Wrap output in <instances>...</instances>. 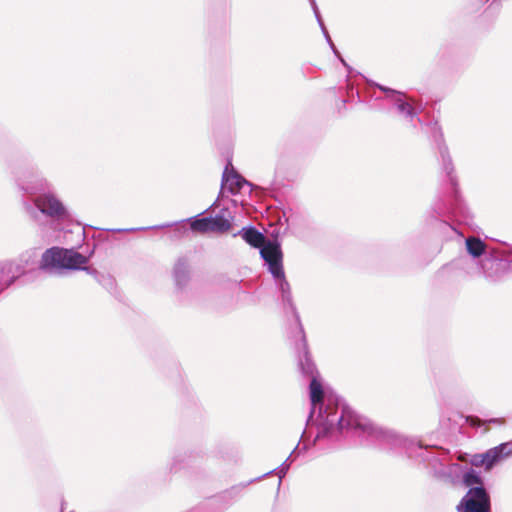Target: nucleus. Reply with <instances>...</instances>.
Wrapping results in <instances>:
<instances>
[{"instance_id": "8", "label": "nucleus", "mask_w": 512, "mask_h": 512, "mask_svg": "<svg viewBox=\"0 0 512 512\" xmlns=\"http://www.w3.org/2000/svg\"><path fill=\"white\" fill-rule=\"evenodd\" d=\"M28 266V259L20 258L18 260L6 261L1 265L0 279L8 286L18 277L25 273Z\"/></svg>"}, {"instance_id": "13", "label": "nucleus", "mask_w": 512, "mask_h": 512, "mask_svg": "<svg viewBox=\"0 0 512 512\" xmlns=\"http://www.w3.org/2000/svg\"><path fill=\"white\" fill-rule=\"evenodd\" d=\"M240 235L242 238L251 246L256 248H263L264 246L268 245L270 242L265 243V237L262 233L257 231L255 228H243L240 231ZM262 249H260L261 251Z\"/></svg>"}, {"instance_id": "17", "label": "nucleus", "mask_w": 512, "mask_h": 512, "mask_svg": "<svg viewBox=\"0 0 512 512\" xmlns=\"http://www.w3.org/2000/svg\"><path fill=\"white\" fill-rule=\"evenodd\" d=\"M465 486L474 488L473 486H483V480L479 472L474 469L467 470L462 477Z\"/></svg>"}, {"instance_id": "7", "label": "nucleus", "mask_w": 512, "mask_h": 512, "mask_svg": "<svg viewBox=\"0 0 512 512\" xmlns=\"http://www.w3.org/2000/svg\"><path fill=\"white\" fill-rule=\"evenodd\" d=\"M441 158H442V165L443 169L447 174V177L450 181L451 187L454 191V203L451 204V207L449 208V213L452 214L454 217L458 216H465V207L463 203L459 200L457 191H456V179L452 175L453 172V165L451 162V159L449 155L447 154L446 148L444 146L439 147Z\"/></svg>"}, {"instance_id": "10", "label": "nucleus", "mask_w": 512, "mask_h": 512, "mask_svg": "<svg viewBox=\"0 0 512 512\" xmlns=\"http://www.w3.org/2000/svg\"><path fill=\"white\" fill-rule=\"evenodd\" d=\"M507 263L496 258H485L481 263V268L486 278L496 281L500 278V273L506 269ZM508 266L512 268V261Z\"/></svg>"}, {"instance_id": "4", "label": "nucleus", "mask_w": 512, "mask_h": 512, "mask_svg": "<svg viewBox=\"0 0 512 512\" xmlns=\"http://www.w3.org/2000/svg\"><path fill=\"white\" fill-rule=\"evenodd\" d=\"M261 256L265 263L268 265L269 272L273 275L275 281L282 294V300L287 303L291 310H295L292 304V297L290 292V285L285 279L283 265H282V252L279 244L269 243L261 250Z\"/></svg>"}, {"instance_id": "11", "label": "nucleus", "mask_w": 512, "mask_h": 512, "mask_svg": "<svg viewBox=\"0 0 512 512\" xmlns=\"http://www.w3.org/2000/svg\"><path fill=\"white\" fill-rule=\"evenodd\" d=\"M511 454L512 449L509 443L500 444L497 447L489 449L487 452L483 453L485 470L489 471L494 464Z\"/></svg>"}, {"instance_id": "20", "label": "nucleus", "mask_w": 512, "mask_h": 512, "mask_svg": "<svg viewBox=\"0 0 512 512\" xmlns=\"http://www.w3.org/2000/svg\"><path fill=\"white\" fill-rule=\"evenodd\" d=\"M297 450V447L294 449V451L291 453V455L286 459V461L277 469V472L276 474L278 475L280 481L279 483H281V479L286 475L288 469H289V466H290V459L292 457V455L296 452Z\"/></svg>"}, {"instance_id": "23", "label": "nucleus", "mask_w": 512, "mask_h": 512, "mask_svg": "<svg viewBox=\"0 0 512 512\" xmlns=\"http://www.w3.org/2000/svg\"><path fill=\"white\" fill-rule=\"evenodd\" d=\"M468 421L472 426H479L481 424V420L479 418L470 417Z\"/></svg>"}, {"instance_id": "18", "label": "nucleus", "mask_w": 512, "mask_h": 512, "mask_svg": "<svg viewBox=\"0 0 512 512\" xmlns=\"http://www.w3.org/2000/svg\"><path fill=\"white\" fill-rule=\"evenodd\" d=\"M310 3H311V6H312V9L314 11L315 17H316V19H317V21H318V23H319V25H320V27L322 29V32H323L327 42L329 43V45L332 48V50L334 51V53L338 55V52H337V50H336V48H335V46H334V44H333L329 34H328V31H327V29H326V27H325V25L323 23V20L321 18V15H320V12H319V9H318V6H317L315 0H310Z\"/></svg>"}, {"instance_id": "3", "label": "nucleus", "mask_w": 512, "mask_h": 512, "mask_svg": "<svg viewBox=\"0 0 512 512\" xmlns=\"http://www.w3.org/2000/svg\"><path fill=\"white\" fill-rule=\"evenodd\" d=\"M87 262L88 258L77 251L52 247L43 253L40 268L49 271L67 269L86 270L90 272L89 268L85 267Z\"/></svg>"}, {"instance_id": "16", "label": "nucleus", "mask_w": 512, "mask_h": 512, "mask_svg": "<svg viewBox=\"0 0 512 512\" xmlns=\"http://www.w3.org/2000/svg\"><path fill=\"white\" fill-rule=\"evenodd\" d=\"M468 253L473 257H479L485 250V244L480 239L469 237L466 239Z\"/></svg>"}, {"instance_id": "9", "label": "nucleus", "mask_w": 512, "mask_h": 512, "mask_svg": "<svg viewBox=\"0 0 512 512\" xmlns=\"http://www.w3.org/2000/svg\"><path fill=\"white\" fill-rule=\"evenodd\" d=\"M380 90L387 94V98L394 102L398 111L406 117L413 118L416 115L415 109L410 102L404 100V95L398 91L389 89L382 85H377Z\"/></svg>"}, {"instance_id": "22", "label": "nucleus", "mask_w": 512, "mask_h": 512, "mask_svg": "<svg viewBox=\"0 0 512 512\" xmlns=\"http://www.w3.org/2000/svg\"><path fill=\"white\" fill-rule=\"evenodd\" d=\"M484 463L483 454L474 455L471 459V464L476 467L484 466Z\"/></svg>"}, {"instance_id": "21", "label": "nucleus", "mask_w": 512, "mask_h": 512, "mask_svg": "<svg viewBox=\"0 0 512 512\" xmlns=\"http://www.w3.org/2000/svg\"><path fill=\"white\" fill-rule=\"evenodd\" d=\"M431 131H432L435 141L440 142L442 140V132H441V128L438 126L437 123H434L431 126Z\"/></svg>"}, {"instance_id": "2", "label": "nucleus", "mask_w": 512, "mask_h": 512, "mask_svg": "<svg viewBox=\"0 0 512 512\" xmlns=\"http://www.w3.org/2000/svg\"><path fill=\"white\" fill-rule=\"evenodd\" d=\"M296 315V321L299 322V317L296 311L292 310ZM301 326V323H298ZM301 335V343L298 349V360L301 372L304 375L311 377L310 382V400L311 412L307 420V430L304 432L311 433L313 429L316 430L314 443L321 438H325L335 428L337 423H333L331 419L336 415H341L342 407H347L341 399L332 391H324L314 363L309 357L307 350L306 338L302 327H299Z\"/></svg>"}, {"instance_id": "15", "label": "nucleus", "mask_w": 512, "mask_h": 512, "mask_svg": "<svg viewBox=\"0 0 512 512\" xmlns=\"http://www.w3.org/2000/svg\"><path fill=\"white\" fill-rule=\"evenodd\" d=\"M174 278L176 285L183 287L189 278V267L188 263L184 259H179L174 267Z\"/></svg>"}, {"instance_id": "24", "label": "nucleus", "mask_w": 512, "mask_h": 512, "mask_svg": "<svg viewBox=\"0 0 512 512\" xmlns=\"http://www.w3.org/2000/svg\"><path fill=\"white\" fill-rule=\"evenodd\" d=\"M22 189L25 190L27 193H30V194H35L36 193V190L33 187L22 186Z\"/></svg>"}, {"instance_id": "12", "label": "nucleus", "mask_w": 512, "mask_h": 512, "mask_svg": "<svg viewBox=\"0 0 512 512\" xmlns=\"http://www.w3.org/2000/svg\"><path fill=\"white\" fill-rule=\"evenodd\" d=\"M243 185H249V183L233 169L229 170L226 167L222 177V188L227 189L230 193L236 194Z\"/></svg>"}, {"instance_id": "25", "label": "nucleus", "mask_w": 512, "mask_h": 512, "mask_svg": "<svg viewBox=\"0 0 512 512\" xmlns=\"http://www.w3.org/2000/svg\"><path fill=\"white\" fill-rule=\"evenodd\" d=\"M490 423H502L503 421L501 419L493 418L489 420Z\"/></svg>"}, {"instance_id": "19", "label": "nucleus", "mask_w": 512, "mask_h": 512, "mask_svg": "<svg viewBox=\"0 0 512 512\" xmlns=\"http://www.w3.org/2000/svg\"><path fill=\"white\" fill-rule=\"evenodd\" d=\"M191 229L198 232H212L211 220L209 218L196 219L191 222Z\"/></svg>"}, {"instance_id": "6", "label": "nucleus", "mask_w": 512, "mask_h": 512, "mask_svg": "<svg viewBox=\"0 0 512 512\" xmlns=\"http://www.w3.org/2000/svg\"><path fill=\"white\" fill-rule=\"evenodd\" d=\"M490 497L484 486L470 488L457 506L458 512H489Z\"/></svg>"}, {"instance_id": "1", "label": "nucleus", "mask_w": 512, "mask_h": 512, "mask_svg": "<svg viewBox=\"0 0 512 512\" xmlns=\"http://www.w3.org/2000/svg\"><path fill=\"white\" fill-rule=\"evenodd\" d=\"M331 421L337 423L325 438L337 439L340 434H351L370 441H376L385 448L402 450L410 458H421L441 477H450L459 470L457 463H450L447 451L423 447L418 441L408 439L391 431L375 426L370 420L357 415L350 407H342L341 415Z\"/></svg>"}, {"instance_id": "5", "label": "nucleus", "mask_w": 512, "mask_h": 512, "mask_svg": "<svg viewBox=\"0 0 512 512\" xmlns=\"http://www.w3.org/2000/svg\"><path fill=\"white\" fill-rule=\"evenodd\" d=\"M25 209L34 219L38 217V212L54 220H66L69 218V212L66 207L50 192L36 196L34 204H25Z\"/></svg>"}, {"instance_id": "14", "label": "nucleus", "mask_w": 512, "mask_h": 512, "mask_svg": "<svg viewBox=\"0 0 512 512\" xmlns=\"http://www.w3.org/2000/svg\"><path fill=\"white\" fill-rule=\"evenodd\" d=\"M212 232H227L231 228L232 216L225 210L215 217H210Z\"/></svg>"}]
</instances>
